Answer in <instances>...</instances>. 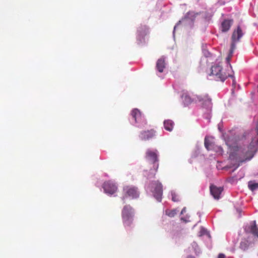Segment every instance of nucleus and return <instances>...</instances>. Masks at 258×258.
Segmentation results:
<instances>
[{
    "label": "nucleus",
    "mask_w": 258,
    "mask_h": 258,
    "mask_svg": "<svg viewBox=\"0 0 258 258\" xmlns=\"http://www.w3.org/2000/svg\"><path fill=\"white\" fill-rule=\"evenodd\" d=\"M185 211V208H183V209L182 210L181 213V214H183V212H184V211Z\"/></svg>",
    "instance_id": "cd10ccee"
},
{
    "label": "nucleus",
    "mask_w": 258,
    "mask_h": 258,
    "mask_svg": "<svg viewBox=\"0 0 258 258\" xmlns=\"http://www.w3.org/2000/svg\"><path fill=\"white\" fill-rule=\"evenodd\" d=\"M148 29L146 26H143L139 28L138 30V32L141 35H145L148 32Z\"/></svg>",
    "instance_id": "aec40b11"
},
{
    "label": "nucleus",
    "mask_w": 258,
    "mask_h": 258,
    "mask_svg": "<svg viewBox=\"0 0 258 258\" xmlns=\"http://www.w3.org/2000/svg\"><path fill=\"white\" fill-rule=\"evenodd\" d=\"M172 201H174V202H176L177 201V200L176 199L175 197L173 195L172 196Z\"/></svg>",
    "instance_id": "393cba45"
},
{
    "label": "nucleus",
    "mask_w": 258,
    "mask_h": 258,
    "mask_svg": "<svg viewBox=\"0 0 258 258\" xmlns=\"http://www.w3.org/2000/svg\"><path fill=\"white\" fill-rule=\"evenodd\" d=\"M225 256L224 254L220 253L219 254L218 258H225Z\"/></svg>",
    "instance_id": "b1692460"
},
{
    "label": "nucleus",
    "mask_w": 258,
    "mask_h": 258,
    "mask_svg": "<svg viewBox=\"0 0 258 258\" xmlns=\"http://www.w3.org/2000/svg\"><path fill=\"white\" fill-rule=\"evenodd\" d=\"M166 215L170 217H173L176 215V210L175 209L173 210H167L165 211Z\"/></svg>",
    "instance_id": "412c9836"
},
{
    "label": "nucleus",
    "mask_w": 258,
    "mask_h": 258,
    "mask_svg": "<svg viewBox=\"0 0 258 258\" xmlns=\"http://www.w3.org/2000/svg\"><path fill=\"white\" fill-rule=\"evenodd\" d=\"M156 68L159 72L162 73L163 72L165 68V61L164 57L162 56L157 60Z\"/></svg>",
    "instance_id": "ddd939ff"
},
{
    "label": "nucleus",
    "mask_w": 258,
    "mask_h": 258,
    "mask_svg": "<svg viewBox=\"0 0 258 258\" xmlns=\"http://www.w3.org/2000/svg\"><path fill=\"white\" fill-rule=\"evenodd\" d=\"M103 188L105 193L112 195L117 190V186L112 182L108 181L105 182L103 184Z\"/></svg>",
    "instance_id": "6e6552de"
},
{
    "label": "nucleus",
    "mask_w": 258,
    "mask_h": 258,
    "mask_svg": "<svg viewBox=\"0 0 258 258\" xmlns=\"http://www.w3.org/2000/svg\"><path fill=\"white\" fill-rule=\"evenodd\" d=\"M249 187L250 189L252 190H254L257 188H258V183H253L250 185H249Z\"/></svg>",
    "instance_id": "4be33fe9"
},
{
    "label": "nucleus",
    "mask_w": 258,
    "mask_h": 258,
    "mask_svg": "<svg viewBox=\"0 0 258 258\" xmlns=\"http://www.w3.org/2000/svg\"><path fill=\"white\" fill-rule=\"evenodd\" d=\"M246 232L252 234L254 236L258 238V227L256 225L255 221L245 228Z\"/></svg>",
    "instance_id": "f8f14e48"
},
{
    "label": "nucleus",
    "mask_w": 258,
    "mask_h": 258,
    "mask_svg": "<svg viewBox=\"0 0 258 258\" xmlns=\"http://www.w3.org/2000/svg\"><path fill=\"white\" fill-rule=\"evenodd\" d=\"M131 115L135 119L136 122H138V119H142L141 113L138 109H134L132 111Z\"/></svg>",
    "instance_id": "2eb2a0df"
},
{
    "label": "nucleus",
    "mask_w": 258,
    "mask_h": 258,
    "mask_svg": "<svg viewBox=\"0 0 258 258\" xmlns=\"http://www.w3.org/2000/svg\"><path fill=\"white\" fill-rule=\"evenodd\" d=\"M145 159L150 165L151 174L149 178H155L159 168V155L157 150H151L148 149L145 153Z\"/></svg>",
    "instance_id": "f03ea898"
},
{
    "label": "nucleus",
    "mask_w": 258,
    "mask_h": 258,
    "mask_svg": "<svg viewBox=\"0 0 258 258\" xmlns=\"http://www.w3.org/2000/svg\"><path fill=\"white\" fill-rule=\"evenodd\" d=\"M173 124V122L171 120H166L164 122V126L165 130L169 132H171L172 130Z\"/></svg>",
    "instance_id": "dca6fc26"
},
{
    "label": "nucleus",
    "mask_w": 258,
    "mask_h": 258,
    "mask_svg": "<svg viewBox=\"0 0 258 258\" xmlns=\"http://www.w3.org/2000/svg\"><path fill=\"white\" fill-rule=\"evenodd\" d=\"M223 190L222 187H217L215 185H211L210 186V192L213 197L217 200H218L220 198V195L221 194Z\"/></svg>",
    "instance_id": "9d476101"
},
{
    "label": "nucleus",
    "mask_w": 258,
    "mask_h": 258,
    "mask_svg": "<svg viewBox=\"0 0 258 258\" xmlns=\"http://www.w3.org/2000/svg\"><path fill=\"white\" fill-rule=\"evenodd\" d=\"M227 72H223L222 67L219 65L213 66L211 68V75L215 76V79L217 81H224L227 77L232 79V86L234 87L236 85V81L233 75L232 67L230 64L227 67Z\"/></svg>",
    "instance_id": "7ed1b4c3"
},
{
    "label": "nucleus",
    "mask_w": 258,
    "mask_h": 258,
    "mask_svg": "<svg viewBox=\"0 0 258 258\" xmlns=\"http://www.w3.org/2000/svg\"><path fill=\"white\" fill-rule=\"evenodd\" d=\"M257 87H258V85H257Z\"/></svg>",
    "instance_id": "c85d7f7f"
},
{
    "label": "nucleus",
    "mask_w": 258,
    "mask_h": 258,
    "mask_svg": "<svg viewBox=\"0 0 258 258\" xmlns=\"http://www.w3.org/2000/svg\"><path fill=\"white\" fill-rule=\"evenodd\" d=\"M232 23V20H224L221 23L222 31L223 32L228 31L230 29Z\"/></svg>",
    "instance_id": "4468645a"
},
{
    "label": "nucleus",
    "mask_w": 258,
    "mask_h": 258,
    "mask_svg": "<svg viewBox=\"0 0 258 258\" xmlns=\"http://www.w3.org/2000/svg\"><path fill=\"white\" fill-rule=\"evenodd\" d=\"M124 196L122 197V200L125 202V198L129 197L133 199L137 198L139 196V192L138 188L133 186H125L123 189Z\"/></svg>",
    "instance_id": "423d86ee"
},
{
    "label": "nucleus",
    "mask_w": 258,
    "mask_h": 258,
    "mask_svg": "<svg viewBox=\"0 0 258 258\" xmlns=\"http://www.w3.org/2000/svg\"><path fill=\"white\" fill-rule=\"evenodd\" d=\"M249 246L248 242L247 240L244 239L240 242L239 247L243 250H246Z\"/></svg>",
    "instance_id": "6ab92c4d"
},
{
    "label": "nucleus",
    "mask_w": 258,
    "mask_h": 258,
    "mask_svg": "<svg viewBox=\"0 0 258 258\" xmlns=\"http://www.w3.org/2000/svg\"><path fill=\"white\" fill-rule=\"evenodd\" d=\"M204 144L207 150H210L212 149L213 146V143L207 137L205 138Z\"/></svg>",
    "instance_id": "f3484780"
},
{
    "label": "nucleus",
    "mask_w": 258,
    "mask_h": 258,
    "mask_svg": "<svg viewBox=\"0 0 258 258\" xmlns=\"http://www.w3.org/2000/svg\"><path fill=\"white\" fill-rule=\"evenodd\" d=\"M224 139L226 145L230 147L229 159L234 163V165L236 168L241 163L246 160H250L254 156V147L249 146L247 149L234 146L231 147L232 145L235 143L236 139L233 137H229L228 135L224 136Z\"/></svg>",
    "instance_id": "f257e3e1"
},
{
    "label": "nucleus",
    "mask_w": 258,
    "mask_h": 258,
    "mask_svg": "<svg viewBox=\"0 0 258 258\" xmlns=\"http://www.w3.org/2000/svg\"><path fill=\"white\" fill-rule=\"evenodd\" d=\"M186 258H195L194 256L189 255Z\"/></svg>",
    "instance_id": "bb28decb"
},
{
    "label": "nucleus",
    "mask_w": 258,
    "mask_h": 258,
    "mask_svg": "<svg viewBox=\"0 0 258 258\" xmlns=\"http://www.w3.org/2000/svg\"><path fill=\"white\" fill-rule=\"evenodd\" d=\"M134 213L133 208L130 205L124 206L121 212V217L123 226L126 228H131L133 224Z\"/></svg>",
    "instance_id": "20e7f679"
},
{
    "label": "nucleus",
    "mask_w": 258,
    "mask_h": 258,
    "mask_svg": "<svg viewBox=\"0 0 258 258\" xmlns=\"http://www.w3.org/2000/svg\"><path fill=\"white\" fill-rule=\"evenodd\" d=\"M155 131L153 129L142 131L140 133V137L142 140H149L155 136Z\"/></svg>",
    "instance_id": "1a4fd4ad"
},
{
    "label": "nucleus",
    "mask_w": 258,
    "mask_h": 258,
    "mask_svg": "<svg viewBox=\"0 0 258 258\" xmlns=\"http://www.w3.org/2000/svg\"><path fill=\"white\" fill-rule=\"evenodd\" d=\"M151 191L154 198L161 202L163 195V185L159 180L153 181L151 182Z\"/></svg>",
    "instance_id": "39448f33"
},
{
    "label": "nucleus",
    "mask_w": 258,
    "mask_h": 258,
    "mask_svg": "<svg viewBox=\"0 0 258 258\" xmlns=\"http://www.w3.org/2000/svg\"><path fill=\"white\" fill-rule=\"evenodd\" d=\"M230 57H231V56H230V55H229V56L227 57V62H228V63H229V61H230Z\"/></svg>",
    "instance_id": "a878e982"
},
{
    "label": "nucleus",
    "mask_w": 258,
    "mask_h": 258,
    "mask_svg": "<svg viewBox=\"0 0 258 258\" xmlns=\"http://www.w3.org/2000/svg\"><path fill=\"white\" fill-rule=\"evenodd\" d=\"M182 98L184 101V104L186 105H188L192 101V100L187 93H183L182 95Z\"/></svg>",
    "instance_id": "a211bd4d"
},
{
    "label": "nucleus",
    "mask_w": 258,
    "mask_h": 258,
    "mask_svg": "<svg viewBox=\"0 0 258 258\" xmlns=\"http://www.w3.org/2000/svg\"><path fill=\"white\" fill-rule=\"evenodd\" d=\"M243 33L240 26H238L236 30H234L232 35V43L230 53L232 54L234 49L235 48V44L238 42L240 39L242 37Z\"/></svg>",
    "instance_id": "0eeeda50"
},
{
    "label": "nucleus",
    "mask_w": 258,
    "mask_h": 258,
    "mask_svg": "<svg viewBox=\"0 0 258 258\" xmlns=\"http://www.w3.org/2000/svg\"><path fill=\"white\" fill-rule=\"evenodd\" d=\"M143 122H144V124H143L142 125L139 126L140 127H144V125H146L147 124V121H146V120L144 119Z\"/></svg>",
    "instance_id": "5701e85b"
},
{
    "label": "nucleus",
    "mask_w": 258,
    "mask_h": 258,
    "mask_svg": "<svg viewBox=\"0 0 258 258\" xmlns=\"http://www.w3.org/2000/svg\"><path fill=\"white\" fill-rule=\"evenodd\" d=\"M194 99L201 102L203 105L210 106L211 104V100L207 95H199L196 96Z\"/></svg>",
    "instance_id": "9b49d317"
}]
</instances>
